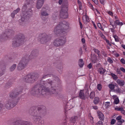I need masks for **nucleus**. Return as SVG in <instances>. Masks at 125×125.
<instances>
[{
	"instance_id": "nucleus-1",
	"label": "nucleus",
	"mask_w": 125,
	"mask_h": 125,
	"mask_svg": "<svg viewBox=\"0 0 125 125\" xmlns=\"http://www.w3.org/2000/svg\"><path fill=\"white\" fill-rule=\"evenodd\" d=\"M43 85V84H41V83L39 82L34 85L32 88L31 91V94L33 95L36 94L44 95L46 94L49 90L48 87Z\"/></svg>"
},
{
	"instance_id": "nucleus-2",
	"label": "nucleus",
	"mask_w": 125,
	"mask_h": 125,
	"mask_svg": "<svg viewBox=\"0 0 125 125\" xmlns=\"http://www.w3.org/2000/svg\"><path fill=\"white\" fill-rule=\"evenodd\" d=\"M69 28V24L65 21L60 22L55 28L54 32L57 36L65 35L66 31Z\"/></svg>"
},
{
	"instance_id": "nucleus-3",
	"label": "nucleus",
	"mask_w": 125,
	"mask_h": 125,
	"mask_svg": "<svg viewBox=\"0 0 125 125\" xmlns=\"http://www.w3.org/2000/svg\"><path fill=\"white\" fill-rule=\"evenodd\" d=\"M22 12L21 14V19L19 20V22L20 25H24V23L26 22L32 15V10L31 9H25L23 10L22 8Z\"/></svg>"
},
{
	"instance_id": "nucleus-4",
	"label": "nucleus",
	"mask_w": 125,
	"mask_h": 125,
	"mask_svg": "<svg viewBox=\"0 0 125 125\" xmlns=\"http://www.w3.org/2000/svg\"><path fill=\"white\" fill-rule=\"evenodd\" d=\"M39 77V74L37 73H29L24 76L23 79L27 83H33L38 79Z\"/></svg>"
},
{
	"instance_id": "nucleus-5",
	"label": "nucleus",
	"mask_w": 125,
	"mask_h": 125,
	"mask_svg": "<svg viewBox=\"0 0 125 125\" xmlns=\"http://www.w3.org/2000/svg\"><path fill=\"white\" fill-rule=\"evenodd\" d=\"M25 37L24 35L20 33L14 38L12 41V46L17 47L23 44L24 42Z\"/></svg>"
},
{
	"instance_id": "nucleus-6",
	"label": "nucleus",
	"mask_w": 125,
	"mask_h": 125,
	"mask_svg": "<svg viewBox=\"0 0 125 125\" xmlns=\"http://www.w3.org/2000/svg\"><path fill=\"white\" fill-rule=\"evenodd\" d=\"M53 75L52 74H44L43 75L42 77L41 80L40 82L41 83V84H43V85L46 86L48 87L51 86L52 84H53L54 83V81H52L50 79H48L47 80H46L49 77H53Z\"/></svg>"
},
{
	"instance_id": "nucleus-7",
	"label": "nucleus",
	"mask_w": 125,
	"mask_h": 125,
	"mask_svg": "<svg viewBox=\"0 0 125 125\" xmlns=\"http://www.w3.org/2000/svg\"><path fill=\"white\" fill-rule=\"evenodd\" d=\"M45 108L43 106H39L38 107L37 110H34L32 111L30 110L29 113L30 115L34 116V117H40L41 114L45 111Z\"/></svg>"
},
{
	"instance_id": "nucleus-8",
	"label": "nucleus",
	"mask_w": 125,
	"mask_h": 125,
	"mask_svg": "<svg viewBox=\"0 0 125 125\" xmlns=\"http://www.w3.org/2000/svg\"><path fill=\"white\" fill-rule=\"evenodd\" d=\"M29 59L28 55H26L23 57L18 64V70H21L24 69L27 64Z\"/></svg>"
},
{
	"instance_id": "nucleus-9",
	"label": "nucleus",
	"mask_w": 125,
	"mask_h": 125,
	"mask_svg": "<svg viewBox=\"0 0 125 125\" xmlns=\"http://www.w3.org/2000/svg\"><path fill=\"white\" fill-rule=\"evenodd\" d=\"M20 99L19 98H18L16 99L10 100L4 104L3 106L8 109H10L17 104Z\"/></svg>"
},
{
	"instance_id": "nucleus-10",
	"label": "nucleus",
	"mask_w": 125,
	"mask_h": 125,
	"mask_svg": "<svg viewBox=\"0 0 125 125\" xmlns=\"http://www.w3.org/2000/svg\"><path fill=\"white\" fill-rule=\"evenodd\" d=\"M60 37L54 40L53 42V45L56 47L62 46L66 42V38L62 35Z\"/></svg>"
},
{
	"instance_id": "nucleus-11",
	"label": "nucleus",
	"mask_w": 125,
	"mask_h": 125,
	"mask_svg": "<svg viewBox=\"0 0 125 125\" xmlns=\"http://www.w3.org/2000/svg\"><path fill=\"white\" fill-rule=\"evenodd\" d=\"M39 38L41 43L44 44L50 41L51 38V37L45 33H43L39 34Z\"/></svg>"
},
{
	"instance_id": "nucleus-12",
	"label": "nucleus",
	"mask_w": 125,
	"mask_h": 125,
	"mask_svg": "<svg viewBox=\"0 0 125 125\" xmlns=\"http://www.w3.org/2000/svg\"><path fill=\"white\" fill-rule=\"evenodd\" d=\"M48 89L49 90L47 93L49 92L50 94L52 95L54 97H58L59 96V94L58 92V90L55 86L52 87L50 90Z\"/></svg>"
},
{
	"instance_id": "nucleus-13",
	"label": "nucleus",
	"mask_w": 125,
	"mask_h": 125,
	"mask_svg": "<svg viewBox=\"0 0 125 125\" xmlns=\"http://www.w3.org/2000/svg\"><path fill=\"white\" fill-rule=\"evenodd\" d=\"M22 90H21L19 91H17L16 90H13L11 92L9 93V96L10 98H15V99H16L17 98H19L18 97L17 98L18 96L20 94L22 93Z\"/></svg>"
},
{
	"instance_id": "nucleus-14",
	"label": "nucleus",
	"mask_w": 125,
	"mask_h": 125,
	"mask_svg": "<svg viewBox=\"0 0 125 125\" xmlns=\"http://www.w3.org/2000/svg\"><path fill=\"white\" fill-rule=\"evenodd\" d=\"M25 4L23 6V10L25 9H31L32 7V6L33 3L32 0H26V1Z\"/></svg>"
},
{
	"instance_id": "nucleus-15",
	"label": "nucleus",
	"mask_w": 125,
	"mask_h": 125,
	"mask_svg": "<svg viewBox=\"0 0 125 125\" xmlns=\"http://www.w3.org/2000/svg\"><path fill=\"white\" fill-rule=\"evenodd\" d=\"M68 10H66V9L62 10V8L60 14V16L61 18L63 19H66L67 18L68 16L67 13Z\"/></svg>"
},
{
	"instance_id": "nucleus-16",
	"label": "nucleus",
	"mask_w": 125,
	"mask_h": 125,
	"mask_svg": "<svg viewBox=\"0 0 125 125\" xmlns=\"http://www.w3.org/2000/svg\"><path fill=\"white\" fill-rule=\"evenodd\" d=\"M38 55V51L36 49L33 50L30 55L29 56V59H32L37 57Z\"/></svg>"
},
{
	"instance_id": "nucleus-17",
	"label": "nucleus",
	"mask_w": 125,
	"mask_h": 125,
	"mask_svg": "<svg viewBox=\"0 0 125 125\" xmlns=\"http://www.w3.org/2000/svg\"><path fill=\"white\" fill-rule=\"evenodd\" d=\"M41 117L39 118L34 117L33 120L37 125H43L44 122L41 119Z\"/></svg>"
},
{
	"instance_id": "nucleus-18",
	"label": "nucleus",
	"mask_w": 125,
	"mask_h": 125,
	"mask_svg": "<svg viewBox=\"0 0 125 125\" xmlns=\"http://www.w3.org/2000/svg\"><path fill=\"white\" fill-rule=\"evenodd\" d=\"M41 117L39 118L34 117L33 120L37 125H43L44 122L41 119Z\"/></svg>"
},
{
	"instance_id": "nucleus-19",
	"label": "nucleus",
	"mask_w": 125,
	"mask_h": 125,
	"mask_svg": "<svg viewBox=\"0 0 125 125\" xmlns=\"http://www.w3.org/2000/svg\"><path fill=\"white\" fill-rule=\"evenodd\" d=\"M13 125H32V124L29 122H21L18 121L14 123Z\"/></svg>"
},
{
	"instance_id": "nucleus-20",
	"label": "nucleus",
	"mask_w": 125,
	"mask_h": 125,
	"mask_svg": "<svg viewBox=\"0 0 125 125\" xmlns=\"http://www.w3.org/2000/svg\"><path fill=\"white\" fill-rule=\"evenodd\" d=\"M62 10L66 9V10H68V3L67 0H64L62 2Z\"/></svg>"
},
{
	"instance_id": "nucleus-21",
	"label": "nucleus",
	"mask_w": 125,
	"mask_h": 125,
	"mask_svg": "<svg viewBox=\"0 0 125 125\" xmlns=\"http://www.w3.org/2000/svg\"><path fill=\"white\" fill-rule=\"evenodd\" d=\"M44 0H38L37 3L36 7L40 9L42 7Z\"/></svg>"
},
{
	"instance_id": "nucleus-22",
	"label": "nucleus",
	"mask_w": 125,
	"mask_h": 125,
	"mask_svg": "<svg viewBox=\"0 0 125 125\" xmlns=\"http://www.w3.org/2000/svg\"><path fill=\"white\" fill-rule=\"evenodd\" d=\"M5 69V67L1 65L0 63V76H2L4 74Z\"/></svg>"
},
{
	"instance_id": "nucleus-23",
	"label": "nucleus",
	"mask_w": 125,
	"mask_h": 125,
	"mask_svg": "<svg viewBox=\"0 0 125 125\" xmlns=\"http://www.w3.org/2000/svg\"><path fill=\"white\" fill-rule=\"evenodd\" d=\"M8 38L7 35L5 34L4 32L0 35V41L3 42L6 40Z\"/></svg>"
},
{
	"instance_id": "nucleus-24",
	"label": "nucleus",
	"mask_w": 125,
	"mask_h": 125,
	"mask_svg": "<svg viewBox=\"0 0 125 125\" xmlns=\"http://www.w3.org/2000/svg\"><path fill=\"white\" fill-rule=\"evenodd\" d=\"M14 31L12 30L7 29L6 30L5 32H4L5 34L7 35V37L8 38V36H10L14 33Z\"/></svg>"
},
{
	"instance_id": "nucleus-25",
	"label": "nucleus",
	"mask_w": 125,
	"mask_h": 125,
	"mask_svg": "<svg viewBox=\"0 0 125 125\" xmlns=\"http://www.w3.org/2000/svg\"><path fill=\"white\" fill-rule=\"evenodd\" d=\"M13 83V82L9 81L5 84V87L6 88L8 89L12 86Z\"/></svg>"
},
{
	"instance_id": "nucleus-26",
	"label": "nucleus",
	"mask_w": 125,
	"mask_h": 125,
	"mask_svg": "<svg viewBox=\"0 0 125 125\" xmlns=\"http://www.w3.org/2000/svg\"><path fill=\"white\" fill-rule=\"evenodd\" d=\"M97 113L100 119L101 120L103 121L104 118V114L101 112L99 111L97 112Z\"/></svg>"
},
{
	"instance_id": "nucleus-27",
	"label": "nucleus",
	"mask_w": 125,
	"mask_h": 125,
	"mask_svg": "<svg viewBox=\"0 0 125 125\" xmlns=\"http://www.w3.org/2000/svg\"><path fill=\"white\" fill-rule=\"evenodd\" d=\"M117 82L118 84L121 86H123L125 83L124 81L119 79L117 80Z\"/></svg>"
},
{
	"instance_id": "nucleus-28",
	"label": "nucleus",
	"mask_w": 125,
	"mask_h": 125,
	"mask_svg": "<svg viewBox=\"0 0 125 125\" xmlns=\"http://www.w3.org/2000/svg\"><path fill=\"white\" fill-rule=\"evenodd\" d=\"M53 77V80H51L52 81H54V82H55L54 83V84H52L51 85V86L52 85H55V83H56V81H59V79L58 77H57L55 75H53V77Z\"/></svg>"
},
{
	"instance_id": "nucleus-29",
	"label": "nucleus",
	"mask_w": 125,
	"mask_h": 125,
	"mask_svg": "<svg viewBox=\"0 0 125 125\" xmlns=\"http://www.w3.org/2000/svg\"><path fill=\"white\" fill-rule=\"evenodd\" d=\"M79 95L81 98L83 100L85 99V97L84 94L81 90L80 92Z\"/></svg>"
},
{
	"instance_id": "nucleus-30",
	"label": "nucleus",
	"mask_w": 125,
	"mask_h": 125,
	"mask_svg": "<svg viewBox=\"0 0 125 125\" xmlns=\"http://www.w3.org/2000/svg\"><path fill=\"white\" fill-rule=\"evenodd\" d=\"M78 64L79 66L81 68L83 67L84 64V62L82 59H80L79 60Z\"/></svg>"
},
{
	"instance_id": "nucleus-31",
	"label": "nucleus",
	"mask_w": 125,
	"mask_h": 125,
	"mask_svg": "<svg viewBox=\"0 0 125 125\" xmlns=\"http://www.w3.org/2000/svg\"><path fill=\"white\" fill-rule=\"evenodd\" d=\"M77 119V117L76 116H74L71 118L70 120L71 122H72L73 123H74L76 121Z\"/></svg>"
},
{
	"instance_id": "nucleus-32",
	"label": "nucleus",
	"mask_w": 125,
	"mask_h": 125,
	"mask_svg": "<svg viewBox=\"0 0 125 125\" xmlns=\"http://www.w3.org/2000/svg\"><path fill=\"white\" fill-rule=\"evenodd\" d=\"M62 65L61 64H58L57 66L58 71L59 72L60 74H61L62 73V71L61 70V68L62 67Z\"/></svg>"
},
{
	"instance_id": "nucleus-33",
	"label": "nucleus",
	"mask_w": 125,
	"mask_h": 125,
	"mask_svg": "<svg viewBox=\"0 0 125 125\" xmlns=\"http://www.w3.org/2000/svg\"><path fill=\"white\" fill-rule=\"evenodd\" d=\"M121 91V90L119 88H118L115 89H114L113 91V92H116L117 93H120L122 92Z\"/></svg>"
},
{
	"instance_id": "nucleus-34",
	"label": "nucleus",
	"mask_w": 125,
	"mask_h": 125,
	"mask_svg": "<svg viewBox=\"0 0 125 125\" xmlns=\"http://www.w3.org/2000/svg\"><path fill=\"white\" fill-rule=\"evenodd\" d=\"M100 73L101 74H103L104 73L106 72V70L103 68L102 67L100 68L99 69Z\"/></svg>"
},
{
	"instance_id": "nucleus-35",
	"label": "nucleus",
	"mask_w": 125,
	"mask_h": 125,
	"mask_svg": "<svg viewBox=\"0 0 125 125\" xmlns=\"http://www.w3.org/2000/svg\"><path fill=\"white\" fill-rule=\"evenodd\" d=\"M16 67V65L15 64H14L12 65L10 69V71L11 72L14 70Z\"/></svg>"
},
{
	"instance_id": "nucleus-36",
	"label": "nucleus",
	"mask_w": 125,
	"mask_h": 125,
	"mask_svg": "<svg viewBox=\"0 0 125 125\" xmlns=\"http://www.w3.org/2000/svg\"><path fill=\"white\" fill-rule=\"evenodd\" d=\"M99 102V98L98 97H96L94 98V103L95 104H97Z\"/></svg>"
},
{
	"instance_id": "nucleus-37",
	"label": "nucleus",
	"mask_w": 125,
	"mask_h": 125,
	"mask_svg": "<svg viewBox=\"0 0 125 125\" xmlns=\"http://www.w3.org/2000/svg\"><path fill=\"white\" fill-rule=\"evenodd\" d=\"M95 96V93L93 92H91L89 95L90 98L91 99H93Z\"/></svg>"
},
{
	"instance_id": "nucleus-38",
	"label": "nucleus",
	"mask_w": 125,
	"mask_h": 125,
	"mask_svg": "<svg viewBox=\"0 0 125 125\" xmlns=\"http://www.w3.org/2000/svg\"><path fill=\"white\" fill-rule=\"evenodd\" d=\"M41 14L42 16H46L48 15V14L47 13L46 11H43L42 10L41 12Z\"/></svg>"
},
{
	"instance_id": "nucleus-39",
	"label": "nucleus",
	"mask_w": 125,
	"mask_h": 125,
	"mask_svg": "<svg viewBox=\"0 0 125 125\" xmlns=\"http://www.w3.org/2000/svg\"><path fill=\"white\" fill-rule=\"evenodd\" d=\"M108 86L110 89H111V91H113L115 89V86L113 84H110Z\"/></svg>"
},
{
	"instance_id": "nucleus-40",
	"label": "nucleus",
	"mask_w": 125,
	"mask_h": 125,
	"mask_svg": "<svg viewBox=\"0 0 125 125\" xmlns=\"http://www.w3.org/2000/svg\"><path fill=\"white\" fill-rule=\"evenodd\" d=\"M115 22L116 24L119 26H122L123 24V23L120 22L119 20H116L115 21Z\"/></svg>"
},
{
	"instance_id": "nucleus-41",
	"label": "nucleus",
	"mask_w": 125,
	"mask_h": 125,
	"mask_svg": "<svg viewBox=\"0 0 125 125\" xmlns=\"http://www.w3.org/2000/svg\"><path fill=\"white\" fill-rule=\"evenodd\" d=\"M114 100V104H117L119 103V100L118 97H117V98H115Z\"/></svg>"
},
{
	"instance_id": "nucleus-42",
	"label": "nucleus",
	"mask_w": 125,
	"mask_h": 125,
	"mask_svg": "<svg viewBox=\"0 0 125 125\" xmlns=\"http://www.w3.org/2000/svg\"><path fill=\"white\" fill-rule=\"evenodd\" d=\"M93 50L95 52L97 53L99 56L101 55L100 52L98 49H94Z\"/></svg>"
},
{
	"instance_id": "nucleus-43",
	"label": "nucleus",
	"mask_w": 125,
	"mask_h": 125,
	"mask_svg": "<svg viewBox=\"0 0 125 125\" xmlns=\"http://www.w3.org/2000/svg\"><path fill=\"white\" fill-rule=\"evenodd\" d=\"M115 110L118 111H121V112L122 111V110H123V108L122 107H120L119 108L118 107H116L115 108Z\"/></svg>"
},
{
	"instance_id": "nucleus-44",
	"label": "nucleus",
	"mask_w": 125,
	"mask_h": 125,
	"mask_svg": "<svg viewBox=\"0 0 125 125\" xmlns=\"http://www.w3.org/2000/svg\"><path fill=\"white\" fill-rule=\"evenodd\" d=\"M111 75L114 79L116 80L117 79L118 77L116 75L112 73H111Z\"/></svg>"
},
{
	"instance_id": "nucleus-45",
	"label": "nucleus",
	"mask_w": 125,
	"mask_h": 125,
	"mask_svg": "<svg viewBox=\"0 0 125 125\" xmlns=\"http://www.w3.org/2000/svg\"><path fill=\"white\" fill-rule=\"evenodd\" d=\"M102 88V86L101 84L99 83L97 85V89L99 91L101 90Z\"/></svg>"
},
{
	"instance_id": "nucleus-46",
	"label": "nucleus",
	"mask_w": 125,
	"mask_h": 125,
	"mask_svg": "<svg viewBox=\"0 0 125 125\" xmlns=\"http://www.w3.org/2000/svg\"><path fill=\"white\" fill-rule=\"evenodd\" d=\"M62 125H70V124L67 123V121L65 120L62 123Z\"/></svg>"
},
{
	"instance_id": "nucleus-47",
	"label": "nucleus",
	"mask_w": 125,
	"mask_h": 125,
	"mask_svg": "<svg viewBox=\"0 0 125 125\" xmlns=\"http://www.w3.org/2000/svg\"><path fill=\"white\" fill-rule=\"evenodd\" d=\"M89 95L88 90H86L85 94V97L88 98L89 97Z\"/></svg>"
},
{
	"instance_id": "nucleus-48",
	"label": "nucleus",
	"mask_w": 125,
	"mask_h": 125,
	"mask_svg": "<svg viewBox=\"0 0 125 125\" xmlns=\"http://www.w3.org/2000/svg\"><path fill=\"white\" fill-rule=\"evenodd\" d=\"M105 105L107 108L109 107L110 105V102H107L105 103Z\"/></svg>"
},
{
	"instance_id": "nucleus-49",
	"label": "nucleus",
	"mask_w": 125,
	"mask_h": 125,
	"mask_svg": "<svg viewBox=\"0 0 125 125\" xmlns=\"http://www.w3.org/2000/svg\"><path fill=\"white\" fill-rule=\"evenodd\" d=\"M97 26L100 29L102 30L103 31L104 30V29L103 28L102 26L100 23H99L97 24Z\"/></svg>"
},
{
	"instance_id": "nucleus-50",
	"label": "nucleus",
	"mask_w": 125,
	"mask_h": 125,
	"mask_svg": "<svg viewBox=\"0 0 125 125\" xmlns=\"http://www.w3.org/2000/svg\"><path fill=\"white\" fill-rule=\"evenodd\" d=\"M20 10V9L19 8H17L16 10H14L13 11L16 14Z\"/></svg>"
},
{
	"instance_id": "nucleus-51",
	"label": "nucleus",
	"mask_w": 125,
	"mask_h": 125,
	"mask_svg": "<svg viewBox=\"0 0 125 125\" xmlns=\"http://www.w3.org/2000/svg\"><path fill=\"white\" fill-rule=\"evenodd\" d=\"M113 37L114 38L115 41L117 42L119 41V40L118 39V37L116 35H115L113 36Z\"/></svg>"
},
{
	"instance_id": "nucleus-52",
	"label": "nucleus",
	"mask_w": 125,
	"mask_h": 125,
	"mask_svg": "<svg viewBox=\"0 0 125 125\" xmlns=\"http://www.w3.org/2000/svg\"><path fill=\"white\" fill-rule=\"evenodd\" d=\"M122 117V116L121 115H119L116 118V119L118 121L121 120Z\"/></svg>"
},
{
	"instance_id": "nucleus-53",
	"label": "nucleus",
	"mask_w": 125,
	"mask_h": 125,
	"mask_svg": "<svg viewBox=\"0 0 125 125\" xmlns=\"http://www.w3.org/2000/svg\"><path fill=\"white\" fill-rule=\"evenodd\" d=\"M116 120L114 119H113L111 120V125H114L115 124L116 122Z\"/></svg>"
},
{
	"instance_id": "nucleus-54",
	"label": "nucleus",
	"mask_w": 125,
	"mask_h": 125,
	"mask_svg": "<svg viewBox=\"0 0 125 125\" xmlns=\"http://www.w3.org/2000/svg\"><path fill=\"white\" fill-rule=\"evenodd\" d=\"M107 61L110 63H113V61L112 59L110 58H108L107 60Z\"/></svg>"
},
{
	"instance_id": "nucleus-55",
	"label": "nucleus",
	"mask_w": 125,
	"mask_h": 125,
	"mask_svg": "<svg viewBox=\"0 0 125 125\" xmlns=\"http://www.w3.org/2000/svg\"><path fill=\"white\" fill-rule=\"evenodd\" d=\"M88 4L90 5V6L91 8L92 9V10H93L94 11V9H94L93 8L92 5L91 3L89 2H88Z\"/></svg>"
},
{
	"instance_id": "nucleus-56",
	"label": "nucleus",
	"mask_w": 125,
	"mask_h": 125,
	"mask_svg": "<svg viewBox=\"0 0 125 125\" xmlns=\"http://www.w3.org/2000/svg\"><path fill=\"white\" fill-rule=\"evenodd\" d=\"M97 59V58L96 57L94 60H92V62L94 63H96L97 62L96 60Z\"/></svg>"
},
{
	"instance_id": "nucleus-57",
	"label": "nucleus",
	"mask_w": 125,
	"mask_h": 125,
	"mask_svg": "<svg viewBox=\"0 0 125 125\" xmlns=\"http://www.w3.org/2000/svg\"><path fill=\"white\" fill-rule=\"evenodd\" d=\"M96 125H103V123L101 121H99L96 124Z\"/></svg>"
},
{
	"instance_id": "nucleus-58",
	"label": "nucleus",
	"mask_w": 125,
	"mask_h": 125,
	"mask_svg": "<svg viewBox=\"0 0 125 125\" xmlns=\"http://www.w3.org/2000/svg\"><path fill=\"white\" fill-rule=\"evenodd\" d=\"M120 61L121 63L123 64H125V60L123 58H122Z\"/></svg>"
},
{
	"instance_id": "nucleus-59",
	"label": "nucleus",
	"mask_w": 125,
	"mask_h": 125,
	"mask_svg": "<svg viewBox=\"0 0 125 125\" xmlns=\"http://www.w3.org/2000/svg\"><path fill=\"white\" fill-rule=\"evenodd\" d=\"M92 65L91 63H90L87 66V67L89 69H91L92 67Z\"/></svg>"
},
{
	"instance_id": "nucleus-60",
	"label": "nucleus",
	"mask_w": 125,
	"mask_h": 125,
	"mask_svg": "<svg viewBox=\"0 0 125 125\" xmlns=\"http://www.w3.org/2000/svg\"><path fill=\"white\" fill-rule=\"evenodd\" d=\"M120 70V69H117V72L119 74H121V72Z\"/></svg>"
},
{
	"instance_id": "nucleus-61",
	"label": "nucleus",
	"mask_w": 125,
	"mask_h": 125,
	"mask_svg": "<svg viewBox=\"0 0 125 125\" xmlns=\"http://www.w3.org/2000/svg\"><path fill=\"white\" fill-rule=\"evenodd\" d=\"M107 13L108 14H109V15H110L111 16H113V13L111 11H109L107 12Z\"/></svg>"
},
{
	"instance_id": "nucleus-62",
	"label": "nucleus",
	"mask_w": 125,
	"mask_h": 125,
	"mask_svg": "<svg viewBox=\"0 0 125 125\" xmlns=\"http://www.w3.org/2000/svg\"><path fill=\"white\" fill-rule=\"evenodd\" d=\"M16 14L13 11L11 13V16L13 18H14V17L15 15Z\"/></svg>"
},
{
	"instance_id": "nucleus-63",
	"label": "nucleus",
	"mask_w": 125,
	"mask_h": 125,
	"mask_svg": "<svg viewBox=\"0 0 125 125\" xmlns=\"http://www.w3.org/2000/svg\"><path fill=\"white\" fill-rule=\"evenodd\" d=\"M120 70L122 71H123V72L125 73V69H124L123 67H121L120 68Z\"/></svg>"
},
{
	"instance_id": "nucleus-64",
	"label": "nucleus",
	"mask_w": 125,
	"mask_h": 125,
	"mask_svg": "<svg viewBox=\"0 0 125 125\" xmlns=\"http://www.w3.org/2000/svg\"><path fill=\"white\" fill-rule=\"evenodd\" d=\"M121 121V120L118 121L117 123V125H120L122 124Z\"/></svg>"
}]
</instances>
